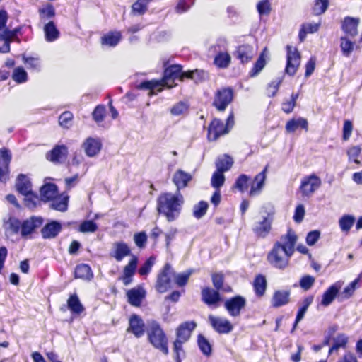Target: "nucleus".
<instances>
[{
    "label": "nucleus",
    "mask_w": 362,
    "mask_h": 362,
    "mask_svg": "<svg viewBox=\"0 0 362 362\" xmlns=\"http://www.w3.org/2000/svg\"><path fill=\"white\" fill-rule=\"evenodd\" d=\"M189 106L187 103L180 101L173 105L170 110L173 116L178 117L185 115L188 111Z\"/></svg>",
    "instance_id": "c03bdc74"
},
{
    "label": "nucleus",
    "mask_w": 362,
    "mask_h": 362,
    "mask_svg": "<svg viewBox=\"0 0 362 362\" xmlns=\"http://www.w3.org/2000/svg\"><path fill=\"white\" fill-rule=\"evenodd\" d=\"M297 240L298 237L295 232L288 230L286 235L282 236L269 252V262L278 269H285L288 265L289 259L294 252Z\"/></svg>",
    "instance_id": "f03ea898"
},
{
    "label": "nucleus",
    "mask_w": 362,
    "mask_h": 362,
    "mask_svg": "<svg viewBox=\"0 0 362 362\" xmlns=\"http://www.w3.org/2000/svg\"><path fill=\"white\" fill-rule=\"evenodd\" d=\"M245 304V299L240 296H237L226 300L224 305L230 315L237 317L240 314Z\"/></svg>",
    "instance_id": "4468645a"
},
{
    "label": "nucleus",
    "mask_w": 362,
    "mask_h": 362,
    "mask_svg": "<svg viewBox=\"0 0 362 362\" xmlns=\"http://www.w3.org/2000/svg\"><path fill=\"white\" fill-rule=\"evenodd\" d=\"M8 15L6 11H0V40L4 41L3 52L10 51V43L16 37L18 30H11L6 28Z\"/></svg>",
    "instance_id": "0eeeda50"
},
{
    "label": "nucleus",
    "mask_w": 362,
    "mask_h": 362,
    "mask_svg": "<svg viewBox=\"0 0 362 362\" xmlns=\"http://www.w3.org/2000/svg\"><path fill=\"white\" fill-rule=\"evenodd\" d=\"M286 132L294 133L296 131L305 130V132L308 129V123L306 119L303 117H296L289 119L285 126Z\"/></svg>",
    "instance_id": "6ab92c4d"
},
{
    "label": "nucleus",
    "mask_w": 362,
    "mask_h": 362,
    "mask_svg": "<svg viewBox=\"0 0 362 362\" xmlns=\"http://www.w3.org/2000/svg\"><path fill=\"white\" fill-rule=\"evenodd\" d=\"M12 78L17 83H23L27 81L28 74L23 67L18 66L14 69Z\"/></svg>",
    "instance_id": "3c124183"
},
{
    "label": "nucleus",
    "mask_w": 362,
    "mask_h": 362,
    "mask_svg": "<svg viewBox=\"0 0 362 362\" xmlns=\"http://www.w3.org/2000/svg\"><path fill=\"white\" fill-rule=\"evenodd\" d=\"M354 43L347 37H340V48L343 56L349 57L354 49Z\"/></svg>",
    "instance_id": "a19ab883"
},
{
    "label": "nucleus",
    "mask_w": 362,
    "mask_h": 362,
    "mask_svg": "<svg viewBox=\"0 0 362 362\" xmlns=\"http://www.w3.org/2000/svg\"><path fill=\"white\" fill-rule=\"evenodd\" d=\"M184 203L185 199L180 192H164L157 199V210L168 222H172L180 216Z\"/></svg>",
    "instance_id": "7ed1b4c3"
},
{
    "label": "nucleus",
    "mask_w": 362,
    "mask_h": 362,
    "mask_svg": "<svg viewBox=\"0 0 362 362\" xmlns=\"http://www.w3.org/2000/svg\"><path fill=\"white\" fill-rule=\"evenodd\" d=\"M361 153V148L359 146H354L347 150V155L349 160L354 161L356 164H359L360 161L357 159Z\"/></svg>",
    "instance_id": "680f3d73"
},
{
    "label": "nucleus",
    "mask_w": 362,
    "mask_h": 362,
    "mask_svg": "<svg viewBox=\"0 0 362 362\" xmlns=\"http://www.w3.org/2000/svg\"><path fill=\"white\" fill-rule=\"evenodd\" d=\"M282 81H283V78L282 77H278L275 79H274L273 81H272L267 86V94L268 96L269 97H274L279 88V86L281 85V83H282Z\"/></svg>",
    "instance_id": "603ef678"
},
{
    "label": "nucleus",
    "mask_w": 362,
    "mask_h": 362,
    "mask_svg": "<svg viewBox=\"0 0 362 362\" xmlns=\"http://www.w3.org/2000/svg\"><path fill=\"white\" fill-rule=\"evenodd\" d=\"M342 285L343 282L338 281L329 286L322 296L321 305L327 307L330 305L336 298L339 300V296H341L339 291Z\"/></svg>",
    "instance_id": "9d476101"
},
{
    "label": "nucleus",
    "mask_w": 362,
    "mask_h": 362,
    "mask_svg": "<svg viewBox=\"0 0 362 362\" xmlns=\"http://www.w3.org/2000/svg\"><path fill=\"white\" fill-rule=\"evenodd\" d=\"M197 344L200 351L204 356H209L211 355V345L206 338L199 334L197 338Z\"/></svg>",
    "instance_id": "49530a36"
},
{
    "label": "nucleus",
    "mask_w": 362,
    "mask_h": 362,
    "mask_svg": "<svg viewBox=\"0 0 362 362\" xmlns=\"http://www.w3.org/2000/svg\"><path fill=\"white\" fill-rule=\"evenodd\" d=\"M146 294V290L142 286H137L127 292L128 302L133 306H140Z\"/></svg>",
    "instance_id": "dca6fc26"
},
{
    "label": "nucleus",
    "mask_w": 362,
    "mask_h": 362,
    "mask_svg": "<svg viewBox=\"0 0 362 362\" xmlns=\"http://www.w3.org/2000/svg\"><path fill=\"white\" fill-rule=\"evenodd\" d=\"M147 334L149 342L164 354H168V338L160 325L156 321L148 322Z\"/></svg>",
    "instance_id": "20e7f679"
},
{
    "label": "nucleus",
    "mask_w": 362,
    "mask_h": 362,
    "mask_svg": "<svg viewBox=\"0 0 362 362\" xmlns=\"http://www.w3.org/2000/svg\"><path fill=\"white\" fill-rule=\"evenodd\" d=\"M209 320L214 329L219 334H228L233 329V325L226 318L211 315Z\"/></svg>",
    "instance_id": "f8f14e48"
},
{
    "label": "nucleus",
    "mask_w": 362,
    "mask_h": 362,
    "mask_svg": "<svg viewBox=\"0 0 362 362\" xmlns=\"http://www.w3.org/2000/svg\"><path fill=\"white\" fill-rule=\"evenodd\" d=\"M192 273V272L191 270L177 274L174 273L173 277L174 278L175 282L177 286H182L187 284Z\"/></svg>",
    "instance_id": "13d9d810"
},
{
    "label": "nucleus",
    "mask_w": 362,
    "mask_h": 362,
    "mask_svg": "<svg viewBox=\"0 0 362 362\" xmlns=\"http://www.w3.org/2000/svg\"><path fill=\"white\" fill-rule=\"evenodd\" d=\"M203 71L197 69L194 71L183 72L180 65L175 64L168 67L164 71V76L161 81L151 80L141 82L137 86L139 89L149 90V95H156L163 90L164 86L172 88L176 86L175 81H182L184 78L197 79V76Z\"/></svg>",
    "instance_id": "f257e3e1"
},
{
    "label": "nucleus",
    "mask_w": 362,
    "mask_h": 362,
    "mask_svg": "<svg viewBox=\"0 0 362 362\" xmlns=\"http://www.w3.org/2000/svg\"><path fill=\"white\" fill-rule=\"evenodd\" d=\"M138 259L135 256H132L129 263L124 267L123 275L120 278L125 286L130 284L132 281V277L137 267Z\"/></svg>",
    "instance_id": "aec40b11"
},
{
    "label": "nucleus",
    "mask_w": 362,
    "mask_h": 362,
    "mask_svg": "<svg viewBox=\"0 0 362 362\" xmlns=\"http://www.w3.org/2000/svg\"><path fill=\"white\" fill-rule=\"evenodd\" d=\"M254 54L253 47L249 45H240L235 52V56L242 64L247 63L250 61Z\"/></svg>",
    "instance_id": "a878e982"
},
{
    "label": "nucleus",
    "mask_w": 362,
    "mask_h": 362,
    "mask_svg": "<svg viewBox=\"0 0 362 362\" xmlns=\"http://www.w3.org/2000/svg\"><path fill=\"white\" fill-rule=\"evenodd\" d=\"M289 291H276L274 292L271 300L272 305L279 308L287 304L289 301Z\"/></svg>",
    "instance_id": "473e14b6"
},
{
    "label": "nucleus",
    "mask_w": 362,
    "mask_h": 362,
    "mask_svg": "<svg viewBox=\"0 0 362 362\" xmlns=\"http://www.w3.org/2000/svg\"><path fill=\"white\" fill-rule=\"evenodd\" d=\"M127 331L132 332L136 337L139 338L144 334V322L136 315H133L129 319V327Z\"/></svg>",
    "instance_id": "412c9836"
},
{
    "label": "nucleus",
    "mask_w": 362,
    "mask_h": 362,
    "mask_svg": "<svg viewBox=\"0 0 362 362\" xmlns=\"http://www.w3.org/2000/svg\"><path fill=\"white\" fill-rule=\"evenodd\" d=\"M68 154L67 147L64 145L56 146L47 155V158L53 163H63Z\"/></svg>",
    "instance_id": "5701e85b"
},
{
    "label": "nucleus",
    "mask_w": 362,
    "mask_h": 362,
    "mask_svg": "<svg viewBox=\"0 0 362 362\" xmlns=\"http://www.w3.org/2000/svg\"><path fill=\"white\" fill-rule=\"evenodd\" d=\"M68 308L73 314H81L84 308L76 294L71 295L67 300Z\"/></svg>",
    "instance_id": "ea45409f"
},
{
    "label": "nucleus",
    "mask_w": 362,
    "mask_h": 362,
    "mask_svg": "<svg viewBox=\"0 0 362 362\" xmlns=\"http://www.w3.org/2000/svg\"><path fill=\"white\" fill-rule=\"evenodd\" d=\"M286 56V66L285 71L290 76H293L300 63V54L295 47L288 45Z\"/></svg>",
    "instance_id": "6e6552de"
},
{
    "label": "nucleus",
    "mask_w": 362,
    "mask_h": 362,
    "mask_svg": "<svg viewBox=\"0 0 362 362\" xmlns=\"http://www.w3.org/2000/svg\"><path fill=\"white\" fill-rule=\"evenodd\" d=\"M266 173L267 168H265L262 172L258 173L255 177L251 184L250 190L249 192V195L250 197H255L259 195L261 193L264 186L267 177Z\"/></svg>",
    "instance_id": "f3484780"
},
{
    "label": "nucleus",
    "mask_w": 362,
    "mask_h": 362,
    "mask_svg": "<svg viewBox=\"0 0 362 362\" xmlns=\"http://www.w3.org/2000/svg\"><path fill=\"white\" fill-rule=\"evenodd\" d=\"M208 209V204L204 201H200L194 205L193 209V215L197 218H200L206 214Z\"/></svg>",
    "instance_id": "864d4df0"
},
{
    "label": "nucleus",
    "mask_w": 362,
    "mask_h": 362,
    "mask_svg": "<svg viewBox=\"0 0 362 362\" xmlns=\"http://www.w3.org/2000/svg\"><path fill=\"white\" fill-rule=\"evenodd\" d=\"M192 179V176L182 170H177L173 177V182L177 187V191L186 187Z\"/></svg>",
    "instance_id": "b1692460"
},
{
    "label": "nucleus",
    "mask_w": 362,
    "mask_h": 362,
    "mask_svg": "<svg viewBox=\"0 0 362 362\" xmlns=\"http://www.w3.org/2000/svg\"><path fill=\"white\" fill-rule=\"evenodd\" d=\"M317 31V24L315 23H305L299 33V39L303 42L307 33H314Z\"/></svg>",
    "instance_id": "5fc2aeb1"
},
{
    "label": "nucleus",
    "mask_w": 362,
    "mask_h": 362,
    "mask_svg": "<svg viewBox=\"0 0 362 362\" xmlns=\"http://www.w3.org/2000/svg\"><path fill=\"white\" fill-rule=\"evenodd\" d=\"M42 219L40 217H31L22 223L21 234L26 238L30 235L36 228L41 226Z\"/></svg>",
    "instance_id": "a211bd4d"
},
{
    "label": "nucleus",
    "mask_w": 362,
    "mask_h": 362,
    "mask_svg": "<svg viewBox=\"0 0 362 362\" xmlns=\"http://www.w3.org/2000/svg\"><path fill=\"white\" fill-rule=\"evenodd\" d=\"M72 119L73 115L71 112H64L59 116V123L62 127L69 128L71 124Z\"/></svg>",
    "instance_id": "774afa93"
},
{
    "label": "nucleus",
    "mask_w": 362,
    "mask_h": 362,
    "mask_svg": "<svg viewBox=\"0 0 362 362\" xmlns=\"http://www.w3.org/2000/svg\"><path fill=\"white\" fill-rule=\"evenodd\" d=\"M151 0H137L132 5V11L136 14H143L146 10L147 4Z\"/></svg>",
    "instance_id": "052dcab7"
},
{
    "label": "nucleus",
    "mask_w": 362,
    "mask_h": 362,
    "mask_svg": "<svg viewBox=\"0 0 362 362\" xmlns=\"http://www.w3.org/2000/svg\"><path fill=\"white\" fill-rule=\"evenodd\" d=\"M174 272L169 264H166L158 274L156 283V289L160 293H164L170 287V279Z\"/></svg>",
    "instance_id": "9b49d317"
},
{
    "label": "nucleus",
    "mask_w": 362,
    "mask_h": 362,
    "mask_svg": "<svg viewBox=\"0 0 362 362\" xmlns=\"http://www.w3.org/2000/svg\"><path fill=\"white\" fill-rule=\"evenodd\" d=\"M298 98V93H292L290 98L286 99L281 104V110L286 114L293 112Z\"/></svg>",
    "instance_id": "a18cd8bd"
},
{
    "label": "nucleus",
    "mask_w": 362,
    "mask_h": 362,
    "mask_svg": "<svg viewBox=\"0 0 362 362\" xmlns=\"http://www.w3.org/2000/svg\"><path fill=\"white\" fill-rule=\"evenodd\" d=\"M339 329V326L337 324L330 325L327 329L325 332V339L323 345H329L331 340H333V336Z\"/></svg>",
    "instance_id": "6e6d98bb"
},
{
    "label": "nucleus",
    "mask_w": 362,
    "mask_h": 362,
    "mask_svg": "<svg viewBox=\"0 0 362 362\" xmlns=\"http://www.w3.org/2000/svg\"><path fill=\"white\" fill-rule=\"evenodd\" d=\"M266 64L265 59L263 56V54L260 55L258 58L257 61L255 64L253 68L252 69L251 71L250 72V76L251 77L256 76L259 74V72L264 69V66Z\"/></svg>",
    "instance_id": "4d7b16f0"
},
{
    "label": "nucleus",
    "mask_w": 362,
    "mask_h": 362,
    "mask_svg": "<svg viewBox=\"0 0 362 362\" xmlns=\"http://www.w3.org/2000/svg\"><path fill=\"white\" fill-rule=\"evenodd\" d=\"M315 281V277L305 275L300 279L299 281V286L302 289L308 291L314 285Z\"/></svg>",
    "instance_id": "69168bd1"
},
{
    "label": "nucleus",
    "mask_w": 362,
    "mask_h": 362,
    "mask_svg": "<svg viewBox=\"0 0 362 362\" xmlns=\"http://www.w3.org/2000/svg\"><path fill=\"white\" fill-rule=\"evenodd\" d=\"M98 229L97 224L93 221H85L81 223L79 231L81 233H94Z\"/></svg>",
    "instance_id": "bf43d9fd"
},
{
    "label": "nucleus",
    "mask_w": 362,
    "mask_h": 362,
    "mask_svg": "<svg viewBox=\"0 0 362 362\" xmlns=\"http://www.w3.org/2000/svg\"><path fill=\"white\" fill-rule=\"evenodd\" d=\"M257 9L260 16L268 15L271 11V4L269 0H262L257 4Z\"/></svg>",
    "instance_id": "0e129e2a"
},
{
    "label": "nucleus",
    "mask_w": 362,
    "mask_h": 362,
    "mask_svg": "<svg viewBox=\"0 0 362 362\" xmlns=\"http://www.w3.org/2000/svg\"><path fill=\"white\" fill-rule=\"evenodd\" d=\"M68 199V196L64 194L56 197L51 204L52 208L59 211H65L67 209Z\"/></svg>",
    "instance_id": "37998d69"
},
{
    "label": "nucleus",
    "mask_w": 362,
    "mask_h": 362,
    "mask_svg": "<svg viewBox=\"0 0 362 362\" xmlns=\"http://www.w3.org/2000/svg\"><path fill=\"white\" fill-rule=\"evenodd\" d=\"M272 218L270 214H267V216H264L261 221H258L255 223L253 230L254 232L260 237L266 236L271 229V223Z\"/></svg>",
    "instance_id": "393cba45"
},
{
    "label": "nucleus",
    "mask_w": 362,
    "mask_h": 362,
    "mask_svg": "<svg viewBox=\"0 0 362 362\" xmlns=\"http://www.w3.org/2000/svg\"><path fill=\"white\" fill-rule=\"evenodd\" d=\"M234 125V115L231 112L228 115L226 124L218 119H214L208 128V139L209 141H216L221 136L228 134Z\"/></svg>",
    "instance_id": "423d86ee"
},
{
    "label": "nucleus",
    "mask_w": 362,
    "mask_h": 362,
    "mask_svg": "<svg viewBox=\"0 0 362 362\" xmlns=\"http://www.w3.org/2000/svg\"><path fill=\"white\" fill-rule=\"evenodd\" d=\"M233 164V159L227 154L220 156L216 161V170L226 172L229 170Z\"/></svg>",
    "instance_id": "f704fd0d"
},
{
    "label": "nucleus",
    "mask_w": 362,
    "mask_h": 362,
    "mask_svg": "<svg viewBox=\"0 0 362 362\" xmlns=\"http://www.w3.org/2000/svg\"><path fill=\"white\" fill-rule=\"evenodd\" d=\"M233 98V90L230 88H224L218 90L215 95L214 105L219 111H223L232 102Z\"/></svg>",
    "instance_id": "1a4fd4ad"
},
{
    "label": "nucleus",
    "mask_w": 362,
    "mask_h": 362,
    "mask_svg": "<svg viewBox=\"0 0 362 362\" xmlns=\"http://www.w3.org/2000/svg\"><path fill=\"white\" fill-rule=\"evenodd\" d=\"M253 287L258 296H262L267 288V281L264 276L258 275L254 280Z\"/></svg>",
    "instance_id": "79ce46f5"
},
{
    "label": "nucleus",
    "mask_w": 362,
    "mask_h": 362,
    "mask_svg": "<svg viewBox=\"0 0 362 362\" xmlns=\"http://www.w3.org/2000/svg\"><path fill=\"white\" fill-rule=\"evenodd\" d=\"M250 177L245 175H240L235 181V187L241 192H245L247 189V183Z\"/></svg>",
    "instance_id": "e2e57ef3"
},
{
    "label": "nucleus",
    "mask_w": 362,
    "mask_h": 362,
    "mask_svg": "<svg viewBox=\"0 0 362 362\" xmlns=\"http://www.w3.org/2000/svg\"><path fill=\"white\" fill-rule=\"evenodd\" d=\"M122 34L119 31H112L104 35L101 42L103 45L115 47L121 40Z\"/></svg>",
    "instance_id": "c9c22d12"
},
{
    "label": "nucleus",
    "mask_w": 362,
    "mask_h": 362,
    "mask_svg": "<svg viewBox=\"0 0 362 362\" xmlns=\"http://www.w3.org/2000/svg\"><path fill=\"white\" fill-rule=\"evenodd\" d=\"M23 60L28 69L40 71L41 67L40 60L38 57L23 56Z\"/></svg>",
    "instance_id": "8fccbe9b"
},
{
    "label": "nucleus",
    "mask_w": 362,
    "mask_h": 362,
    "mask_svg": "<svg viewBox=\"0 0 362 362\" xmlns=\"http://www.w3.org/2000/svg\"><path fill=\"white\" fill-rule=\"evenodd\" d=\"M316 187L317 177L313 175L302 181L300 191L303 196L308 197L315 192Z\"/></svg>",
    "instance_id": "7c9ffc66"
},
{
    "label": "nucleus",
    "mask_w": 362,
    "mask_h": 362,
    "mask_svg": "<svg viewBox=\"0 0 362 362\" xmlns=\"http://www.w3.org/2000/svg\"><path fill=\"white\" fill-rule=\"evenodd\" d=\"M355 218L351 215L343 216L339 221L341 230L343 232H349L354 225Z\"/></svg>",
    "instance_id": "de8ad7c7"
},
{
    "label": "nucleus",
    "mask_w": 362,
    "mask_h": 362,
    "mask_svg": "<svg viewBox=\"0 0 362 362\" xmlns=\"http://www.w3.org/2000/svg\"><path fill=\"white\" fill-rule=\"evenodd\" d=\"M131 250L128 245L124 242L114 243L111 256L117 262H121L125 257L130 255Z\"/></svg>",
    "instance_id": "4be33fe9"
},
{
    "label": "nucleus",
    "mask_w": 362,
    "mask_h": 362,
    "mask_svg": "<svg viewBox=\"0 0 362 362\" xmlns=\"http://www.w3.org/2000/svg\"><path fill=\"white\" fill-rule=\"evenodd\" d=\"M44 32L45 39L48 42H53L59 36V32L53 21H49L45 25Z\"/></svg>",
    "instance_id": "4c0bfd02"
},
{
    "label": "nucleus",
    "mask_w": 362,
    "mask_h": 362,
    "mask_svg": "<svg viewBox=\"0 0 362 362\" xmlns=\"http://www.w3.org/2000/svg\"><path fill=\"white\" fill-rule=\"evenodd\" d=\"M75 277L83 280L90 281L93 278V273L88 264L78 265L75 269Z\"/></svg>",
    "instance_id": "58836bf2"
},
{
    "label": "nucleus",
    "mask_w": 362,
    "mask_h": 362,
    "mask_svg": "<svg viewBox=\"0 0 362 362\" xmlns=\"http://www.w3.org/2000/svg\"><path fill=\"white\" fill-rule=\"evenodd\" d=\"M358 20L351 17H346L343 21L341 28L348 35L354 37L358 34Z\"/></svg>",
    "instance_id": "c85d7f7f"
},
{
    "label": "nucleus",
    "mask_w": 362,
    "mask_h": 362,
    "mask_svg": "<svg viewBox=\"0 0 362 362\" xmlns=\"http://www.w3.org/2000/svg\"><path fill=\"white\" fill-rule=\"evenodd\" d=\"M203 301L208 305H213L218 303L221 300L218 291L210 288H204L202 291Z\"/></svg>",
    "instance_id": "2f4dec72"
},
{
    "label": "nucleus",
    "mask_w": 362,
    "mask_h": 362,
    "mask_svg": "<svg viewBox=\"0 0 362 362\" xmlns=\"http://www.w3.org/2000/svg\"><path fill=\"white\" fill-rule=\"evenodd\" d=\"M11 160V151L6 148H1L0 149V165L9 167Z\"/></svg>",
    "instance_id": "338daca9"
},
{
    "label": "nucleus",
    "mask_w": 362,
    "mask_h": 362,
    "mask_svg": "<svg viewBox=\"0 0 362 362\" xmlns=\"http://www.w3.org/2000/svg\"><path fill=\"white\" fill-rule=\"evenodd\" d=\"M362 279V272L358 275V276L353 281H351L347 286H346L343 291L341 293V296H339V301L342 302L344 300L349 299L351 298L354 291L357 288L360 287V281Z\"/></svg>",
    "instance_id": "c756f323"
},
{
    "label": "nucleus",
    "mask_w": 362,
    "mask_h": 362,
    "mask_svg": "<svg viewBox=\"0 0 362 362\" xmlns=\"http://www.w3.org/2000/svg\"><path fill=\"white\" fill-rule=\"evenodd\" d=\"M102 143L98 138L88 137L82 144V148L86 155L90 158L97 156L100 153Z\"/></svg>",
    "instance_id": "2eb2a0df"
},
{
    "label": "nucleus",
    "mask_w": 362,
    "mask_h": 362,
    "mask_svg": "<svg viewBox=\"0 0 362 362\" xmlns=\"http://www.w3.org/2000/svg\"><path fill=\"white\" fill-rule=\"evenodd\" d=\"M62 230V225L55 221L46 224L41 230L42 236L45 239L55 238Z\"/></svg>",
    "instance_id": "bb28decb"
},
{
    "label": "nucleus",
    "mask_w": 362,
    "mask_h": 362,
    "mask_svg": "<svg viewBox=\"0 0 362 362\" xmlns=\"http://www.w3.org/2000/svg\"><path fill=\"white\" fill-rule=\"evenodd\" d=\"M16 187L17 190L21 194L26 197L25 201L28 202V206H30V202L32 203V204H35V202H33L31 199L28 198L29 196L33 195V192L31 189V182L26 175L21 174L18 176Z\"/></svg>",
    "instance_id": "ddd939ff"
},
{
    "label": "nucleus",
    "mask_w": 362,
    "mask_h": 362,
    "mask_svg": "<svg viewBox=\"0 0 362 362\" xmlns=\"http://www.w3.org/2000/svg\"><path fill=\"white\" fill-rule=\"evenodd\" d=\"M214 59V64L218 69H227L231 63V56L228 51L218 50Z\"/></svg>",
    "instance_id": "cd10ccee"
},
{
    "label": "nucleus",
    "mask_w": 362,
    "mask_h": 362,
    "mask_svg": "<svg viewBox=\"0 0 362 362\" xmlns=\"http://www.w3.org/2000/svg\"><path fill=\"white\" fill-rule=\"evenodd\" d=\"M225 182V176L223 172L216 170L211 177V185L216 189H220Z\"/></svg>",
    "instance_id": "09e8293b"
},
{
    "label": "nucleus",
    "mask_w": 362,
    "mask_h": 362,
    "mask_svg": "<svg viewBox=\"0 0 362 362\" xmlns=\"http://www.w3.org/2000/svg\"><path fill=\"white\" fill-rule=\"evenodd\" d=\"M40 195L43 200L47 201L55 198L57 195V188L54 184H45L40 188Z\"/></svg>",
    "instance_id": "e433bc0d"
},
{
    "label": "nucleus",
    "mask_w": 362,
    "mask_h": 362,
    "mask_svg": "<svg viewBox=\"0 0 362 362\" xmlns=\"http://www.w3.org/2000/svg\"><path fill=\"white\" fill-rule=\"evenodd\" d=\"M197 324L194 321H188L181 324L176 329V339L173 344V350L176 355V362H181L180 354L183 353L182 345L190 338Z\"/></svg>",
    "instance_id": "39448f33"
},
{
    "label": "nucleus",
    "mask_w": 362,
    "mask_h": 362,
    "mask_svg": "<svg viewBox=\"0 0 362 362\" xmlns=\"http://www.w3.org/2000/svg\"><path fill=\"white\" fill-rule=\"evenodd\" d=\"M333 344L329 349V354L337 351L340 348L345 349L349 342V337L344 333H339L333 338Z\"/></svg>",
    "instance_id": "72a5a7b5"
}]
</instances>
